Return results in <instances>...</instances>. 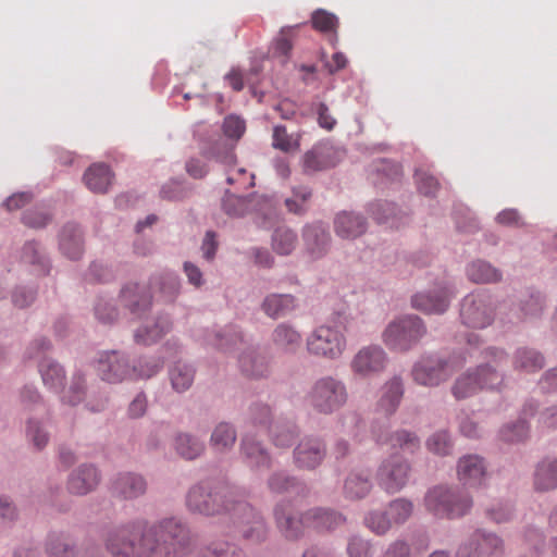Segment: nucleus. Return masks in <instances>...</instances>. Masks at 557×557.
Here are the masks:
<instances>
[{"label":"nucleus","mask_w":557,"mask_h":557,"mask_svg":"<svg viewBox=\"0 0 557 557\" xmlns=\"http://www.w3.org/2000/svg\"><path fill=\"white\" fill-rule=\"evenodd\" d=\"M197 557H247V555L237 544L215 541L200 547Z\"/></svg>","instance_id":"48"},{"label":"nucleus","mask_w":557,"mask_h":557,"mask_svg":"<svg viewBox=\"0 0 557 557\" xmlns=\"http://www.w3.org/2000/svg\"><path fill=\"white\" fill-rule=\"evenodd\" d=\"M25 436L27 442L38 451L42 450L50 440V434L45 424L33 417L26 420Z\"/></svg>","instance_id":"54"},{"label":"nucleus","mask_w":557,"mask_h":557,"mask_svg":"<svg viewBox=\"0 0 557 557\" xmlns=\"http://www.w3.org/2000/svg\"><path fill=\"white\" fill-rule=\"evenodd\" d=\"M484 362L470 369L478 381L481 389H496L499 388L504 382V373L502 364L507 362L508 355L504 349L496 347H488L482 351Z\"/></svg>","instance_id":"6"},{"label":"nucleus","mask_w":557,"mask_h":557,"mask_svg":"<svg viewBox=\"0 0 557 557\" xmlns=\"http://www.w3.org/2000/svg\"><path fill=\"white\" fill-rule=\"evenodd\" d=\"M38 296V287L36 285H17L11 294L12 304L20 308L25 309L34 304Z\"/></svg>","instance_id":"64"},{"label":"nucleus","mask_w":557,"mask_h":557,"mask_svg":"<svg viewBox=\"0 0 557 557\" xmlns=\"http://www.w3.org/2000/svg\"><path fill=\"white\" fill-rule=\"evenodd\" d=\"M404 394L403 382L400 377H393L384 386L383 395L379 400V408L386 414H393L400 404Z\"/></svg>","instance_id":"46"},{"label":"nucleus","mask_w":557,"mask_h":557,"mask_svg":"<svg viewBox=\"0 0 557 557\" xmlns=\"http://www.w3.org/2000/svg\"><path fill=\"white\" fill-rule=\"evenodd\" d=\"M471 540L484 553V557H499L504 553V541L495 533L479 529L472 534Z\"/></svg>","instance_id":"47"},{"label":"nucleus","mask_w":557,"mask_h":557,"mask_svg":"<svg viewBox=\"0 0 557 557\" xmlns=\"http://www.w3.org/2000/svg\"><path fill=\"white\" fill-rule=\"evenodd\" d=\"M231 511L234 512L242 525L252 524L255 520L258 522L264 521L263 516L255 507L245 500L237 499L236 496H234V506H232Z\"/></svg>","instance_id":"60"},{"label":"nucleus","mask_w":557,"mask_h":557,"mask_svg":"<svg viewBox=\"0 0 557 557\" xmlns=\"http://www.w3.org/2000/svg\"><path fill=\"white\" fill-rule=\"evenodd\" d=\"M96 369L102 381L113 384L121 383L132 375L128 357L117 350L100 352Z\"/></svg>","instance_id":"12"},{"label":"nucleus","mask_w":557,"mask_h":557,"mask_svg":"<svg viewBox=\"0 0 557 557\" xmlns=\"http://www.w3.org/2000/svg\"><path fill=\"white\" fill-rule=\"evenodd\" d=\"M480 388L472 371L469 369L458 377L451 387V393L457 399H465L474 395Z\"/></svg>","instance_id":"59"},{"label":"nucleus","mask_w":557,"mask_h":557,"mask_svg":"<svg viewBox=\"0 0 557 557\" xmlns=\"http://www.w3.org/2000/svg\"><path fill=\"white\" fill-rule=\"evenodd\" d=\"M61 401L63 404L75 407L86 399L87 384L85 375L81 371H76L71 379L67 389L61 391Z\"/></svg>","instance_id":"50"},{"label":"nucleus","mask_w":557,"mask_h":557,"mask_svg":"<svg viewBox=\"0 0 557 557\" xmlns=\"http://www.w3.org/2000/svg\"><path fill=\"white\" fill-rule=\"evenodd\" d=\"M235 144L222 134L202 135L199 138V153L208 160H214L225 166H233L237 162L234 152Z\"/></svg>","instance_id":"13"},{"label":"nucleus","mask_w":557,"mask_h":557,"mask_svg":"<svg viewBox=\"0 0 557 557\" xmlns=\"http://www.w3.org/2000/svg\"><path fill=\"white\" fill-rule=\"evenodd\" d=\"M272 248L281 256L290 255L298 243V236L294 230L288 226H277L272 233Z\"/></svg>","instance_id":"49"},{"label":"nucleus","mask_w":557,"mask_h":557,"mask_svg":"<svg viewBox=\"0 0 557 557\" xmlns=\"http://www.w3.org/2000/svg\"><path fill=\"white\" fill-rule=\"evenodd\" d=\"M301 237L306 252L313 260L323 258L331 248V233L327 224L322 221L306 224Z\"/></svg>","instance_id":"14"},{"label":"nucleus","mask_w":557,"mask_h":557,"mask_svg":"<svg viewBox=\"0 0 557 557\" xmlns=\"http://www.w3.org/2000/svg\"><path fill=\"white\" fill-rule=\"evenodd\" d=\"M346 517L329 507H314L305 511L307 529L318 534H330L346 523Z\"/></svg>","instance_id":"17"},{"label":"nucleus","mask_w":557,"mask_h":557,"mask_svg":"<svg viewBox=\"0 0 557 557\" xmlns=\"http://www.w3.org/2000/svg\"><path fill=\"white\" fill-rule=\"evenodd\" d=\"M299 434L300 430L296 422L283 416L277 417L268 429L271 443L278 448L292 447Z\"/></svg>","instance_id":"31"},{"label":"nucleus","mask_w":557,"mask_h":557,"mask_svg":"<svg viewBox=\"0 0 557 557\" xmlns=\"http://www.w3.org/2000/svg\"><path fill=\"white\" fill-rule=\"evenodd\" d=\"M172 329L173 320L171 315L160 312L156 315L152 324L141 325L135 331L134 341L136 344L150 346L170 333Z\"/></svg>","instance_id":"28"},{"label":"nucleus","mask_w":557,"mask_h":557,"mask_svg":"<svg viewBox=\"0 0 557 557\" xmlns=\"http://www.w3.org/2000/svg\"><path fill=\"white\" fill-rule=\"evenodd\" d=\"M21 259L24 263L34 267L38 274L48 275L50 273V259L39 242H26L22 248Z\"/></svg>","instance_id":"39"},{"label":"nucleus","mask_w":557,"mask_h":557,"mask_svg":"<svg viewBox=\"0 0 557 557\" xmlns=\"http://www.w3.org/2000/svg\"><path fill=\"white\" fill-rule=\"evenodd\" d=\"M468 280L475 284H495L503 280L502 271L484 259H475L466 267Z\"/></svg>","instance_id":"36"},{"label":"nucleus","mask_w":557,"mask_h":557,"mask_svg":"<svg viewBox=\"0 0 557 557\" xmlns=\"http://www.w3.org/2000/svg\"><path fill=\"white\" fill-rule=\"evenodd\" d=\"M239 454L246 465L252 470H269L273 458L264 444L252 435H243L239 443Z\"/></svg>","instance_id":"21"},{"label":"nucleus","mask_w":557,"mask_h":557,"mask_svg":"<svg viewBox=\"0 0 557 557\" xmlns=\"http://www.w3.org/2000/svg\"><path fill=\"white\" fill-rule=\"evenodd\" d=\"M45 552L49 557H76V541L67 532L50 531L45 540Z\"/></svg>","instance_id":"35"},{"label":"nucleus","mask_w":557,"mask_h":557,"mask_svg":"<svg viewBox=\"0 0 557 557\" xmlns=\"http://www.w3.org/2000/svg\"><path fill=\"white\" fill-rule=\"evenodd\" d=\"M100 480V472L94 465L82 463L69 474L66 488L72 495L84 496L95 491Z\"/></svg>","instance_id":"24"},{"label":"nucleus","mask_w":557,"mask_h":557,"mask_svg":"<svg viewBox=\"0 0 557 557\" xmlns=\"http://www.w3.org/2000/svg\"><path fill=\"white\" fill-rule=\"evenodd\" d=\"M265 485L270 493L276 495L290 494L296 497H307L310 493L308 484L302 479L284 469L271 472Z\"/></svg>","instance_id":"18"},{"label":"nucleus","mask_w":557,"mask_h":557,"mask_svg":"<svg viewBox=\"0 0 557 557\" xmlns=\"http://www.w3.org/2000/svg\"><path fill=\"white\" fill-rule=\"evenodd\" d=\"M242 339V332L234 325L209 331L206 335L207 343L223 352L234 350Z\"/></svg>","instance_id":"38"},{"label":"nucleus","mask_w":557,"mask_h":557,"mask_svg":"<svg viewBox=\"0 0 557 557\" xmlns=\"http://www.w3.org/2000/svg\"><path fill=\"white\" fill-rule=\"evenodd\" d=\"M410 465L399 454H393L382 461L376 471L379 485L389 494L399 492L408 482Z\"/></svg>","instance_id":"8"},{"label":"nucleus","mask_w":557,"mask_h":557,"mask_svg":"<svg viewBox=\"0 0 557 557\" xmlns=\"http://www.w3.org/2000/svg\"><path fill=\"white\" fill-rule=\"evenodd\" d=\"M59 249L71 260H78L84 252V236L81 226L67 222L59 232Z\"/></svg>","instance_id":"29"},{"label":"nucleus","mask_w":557,"mask_h":557,"mask_svg":"<svg viewBox=\"0 0 557 557\" xmlns=\"http://www.w3.org/2000/svg\"><path fill=\"white\" fill-rule=\"evenodd\" d=\"M112 172L106 163H95L84 173L87 188L95 194H106L111 185Z\"/></svg>","instance_id":"42"},{"label":"nucleus","mask_w":557,"mask_h":557,"mask_svg":"<svg viewBox=\"0 0 557 557\" xmlns=\"http://www.w3.org/2000/svg\"><path fill=\"white\" fill-rule=\"evenodd\" d=\"M39 372L45 385L57 393L63 391L66 376L63 367L59 362L50 358H44L39 363Z\"/></svg>","instance_id":"45"},{"label":"nucleus","mask_w":557,"mask_h":557,"mask_svg":"<svg viewBox=\"0 0 557 557\" xmlns=\"http://www.w3.org/2000/svg\"><path fill=\"white\" fill-rule=\"evenodd\" d=\"M273 517L277 529L286 540L298 541L304 537L307 529L305 511L296 516L287 502L280 500L273 508Z\"/></svg>","instance_id":"15"},{"label":"nucleus","mask_w":557,"mask_h":557,"mask_svg":"<svg viewBox=\"0 0 557 557\" xmlns=\"http://www.w3.org/2000/svg\"><path fill=\"white\" fill-rule=\"evenodd\" d=\"M426 332V325L419 315L405 314L389 322L383 337L389 348L408 351L420 343Z\"/></svg>","instance_id":"4"},{"label":"nucleus","mask_w":557,"mask_h":557,"mask_svg":"<svg viewBox=\"0 0 557 557\" xmlns=\"http://www.w3.org/2000/svg\"><path fill=\"white\" fill-rule=\"evenodd\" d=\"M327 454L325 441L318 435H306L293 449V463L298 470L314 471Z\"/></svg>","instance_id":"9"},{"label":"nucleus","mask_w":557,"mask_h":557,"mask_svg":"<svg viewBox=\"0 0 557 557\" xmlns=\"http://www.w3.org/2000/svg\"><path fill=\"white\" fill-rule=\"evenodd\" d=\"M424 504L436 517L455 519L469 512L472 498L465 488L438 485L429 490Z\"/></svg>","instance_id":"3"},{"label":"nucleus","mask_w":557,"mask_h":557,"mask_svg":"<svg viewBox=\"0 0 557 557\" xmlns=\"http://www.w3.org/2000/svg\"><path fill=\"white\" fill-rule=\"evenodd\" d=\"M545 296L535 289H527L521 293L511 305V312L518 322L528 319H537L543 314Z\"/></svg>","instance_id":"25"},{"label":"nucleus","mask_w":557,"mask_h":557,"mask_svg":"<svg viewBox=\"0 0 557 557\" xmlns=\"http://www.w3.org/2000/svg\"><path fill=\"white\" fill-rule=\"evenodd\" d=\"M545 366V358L534 348L522 347L515 352V367L527 372H536Z\"/></svg>","instance_id":"51"},{"label":"nucleus","mask_w":557,"mask_h":557,"mask_svg":"<svg viewBox=\"0 0 557 557\" xmlns=\"http://www.w3.org/2000/svg\"><path fill=\"white\" fill-rule=\"evenodd\" d=\"M121 305L135 318L148 313L152 306V295L146 285L138 283L125 284L119 295Z\"/></svg>","instance_id":"16"},{"label":"nucleus","mask_w":557,"mask_h":557,"mask_svg":"<svg viewBox=\"0 0 557 557\" xmlns=\"http://www.w3.org/2000/svg\"><path fill=\"white\" fill-rule=\"evenodd\" d=\"M534 486L540 492L557 488V458H547L537 463L534 473Z\"/></svg>","instance_id":"44"},{"label":"nucleus","mask_w":557,"mask_h":557,"mask_svg":"<svg viewBox=\"0 0 557 557\" xmlns=\"http://www.w3.org/2000/svg\"><path fill=\"white\" fill-rule=\"evenodd\" d=\"M196 369L193 364L178 360L169 368V377L172 388L176 393L188 391L195 380Z\"/></svg>","instance_id":"43"},{"label":"nucleus","mask_w":557,"mask_h":557,"mask_svg":"<svg viewBox=\"0 0 557 557\" xmlns=\"http://www.w3.org/2000/svg\"><path fill=\"white\" fill-rule=\"evenodd\" d=\"M18 403L24 410L33 411L45 407L44 398L39 394L36 386L25 384L18 391Z\"/></svg>","instance_id":"63"},{"label":"nucleus","mask_w":557,"mask_h":557,"mask_svg":"<svg viewBox=\"0 0 557 557\" xmlns=\"http://www.w3.org/2000/svg\"><path fill=\"white\" fill-rule=\"evenodd\" d=\"M252 194L239 196L225 189L222 198V210L231 216H244L249 211Z\"/></svg>","instance_id":"53"},{"label":"nucleus","mask_w":557,"mask_h":557,"mask_svg":"<svg viewBox=\"0 0 557 557\" xmlns=\"http://www.w3.org/2000/svg\"><path fill=\"white\" fill-rule=\"evenodd\" d=\"M271 341L276 350L285 355H294L300 348L301 334L293 324L282 322L272 331Z\"/></svg>","instance_id":"34"},{"label":"nucleus","mask_w":557,"mask_h":557,"mask_svg":"<svg viewBox=\"0 0 557 557\" xmlns=\"http://www.w3.org/2000/svg\"><path fill=\"white\" fill-rule=\"evenodd\" d=\"M335 234L343 239H356L363 235L368 228L367 218L356 211H341L334 218Z\"/></svg>","instance_id":"27"},{"label":"nucleus","mask_w":557,"mask_h":557,"mask_svg":"<svg viewBox=\"0 0 557 557\" xmlns=\"http://www.w3.org/2000/svg\"><path fill=\"white\" fill-rule=\"evenodd\" d=\"M248 416L250 422L255 426L267 428L271 426L272 422V409L268 404L262 401H255L250 404L248 408Z\"/></svg>","instance_id":"61"},{"label":"nucleus","mask_w":557,"mask_h":557,"mask_svg":"<svg viewBox=\"0 0 557 557\" xmlns=\"http://www.w3.org/2000/svg\"><path fill=\"white\" fill-rule=\"evenodd\" d=\"M103 544L111 557H187L194 547L189 527L175 517L112 527L104 532Z\"/></svg>","instance_id":"1"},{"label":"nucleus","mask_w":557,"mask_h":557,"mask_svg":"<svg viewBox=\"0 0 557 557\" xmlns=\"http://www.w3.org/2000/svg\"><path fill=\"white\" fill-rule=\"evenodd\" d=\"M460 319L468 327L483 329L493 322L494 310L487 297L471 293L461 300Z\"/></svg>","instance_id":"10"},{"label":"nucleus","mask_w":557,"mask_h":557,"mask_svg":"<svg viewBox=\"0 0 557 557\" xmlns=\"http://www.w3.org/2000/svg\"><path fill=\"white\" fill-rule=\"evenodd\" d=\"M312 27L322 33H332V44L337 41L338 18L335 14L324 10L317 9L311 14Z\"/></svg>","instance_id":"55"},{"label":"nucleus","mask_w":557,"mask_h":557,"mask_svg":"<svg viewBox=\"0 0 557 557\" xmlns=\"http://www.w3.org/2000/svg\"><path fill=\"white\" fill-rule=\"evenodd\" d=\"M173 447L175 453L187 461L196 460L206 449L205 443L198 436L187 432H180L175 435Z\"/></svg>","instance_id":"41"},{"label":"nucleus","mask_w":557,"mask_h":557,"mask_svg":"<svg viewBox=\"0 0 557 557\" xmlns=\"http://www.w3.org/2000/svg\"><path fill=\"white\" fill-rule=\"evenodd\" d=\"M346 341L342 332L321 325L307 338L309 354L326 359H337L343 354Z\"/></svg>","instance_id":"7"},{"label":"nucleus","mask_w":557,"mask_h":557,"mask_svg":"<svg viewBox=\"0 0 557 557\" xmlns=\"http://www.w3.org/2000/svg\"><path fill=\"white\" fill-rule=\"evenodd\" d=\"M146 479L135 472H121L111 482V493L121 500H134L147 492Z\"/></svg>","instance_id":"22"},{"label":"nucleus","mask_w":557,"mask_h":557,"mask_svg":"<svg viewBox=\"0 0 557 557\" xmlns=\"http://www.w3.org/2000/svg\"><path fill=\"white\" fill-rule=\"evenodd\" d=\"M236 441V428L231 422L221 421L214 426L209 444L215 453L226 454L234 448Z\"/></svg>","instance_id":"40"},{"label":"nucleus","mask_w":557,"mask_h":557,"mask_svg":"<svg viewBox=\"0 0 557 557\" xmlns=\"http://www.w3.org/2000/svg\"><path fill=\"white\" fill-rule=\"evenodd\" d=\"M411 375L420 385L436 386L449 377V363L437 356L422 357L413 364Z\"/></svg>","instance_id":"11"},{"label":"nucleus","mask_w":557,"mask_h":557,"mask_svg":"<svg viewBox=\"0 0 557 557\" xmlns=\"http://www.w3.org/2000/svg\"><path fill=\"white\" fill-rule=\"evenodd\" d=\"M344 383L332 376L318 380L308 393L307 400L311 408L321 414H332L347 401Z\"/></svg>","instance_id":"5"},{"label":"nucleus","mask_w":557,"mask_h":557,"mask_svg":"<svg viewBox=\"0 0 557 557\" xmlns=\"http://www.w3.org/2000/svg\"><path fill=\"white\" fill-rule=\"evenodd\" d=\"M457 473L459 480L469 486H479L486 475L484 458L479 455H466L458 460Z\"/></svg>","instance_id":"32"},{"label":"nucleus","mask_w":557,"mask_h":557,"mask_svg":"<svg viewBox=\"0 0 557 557\" xmlns=\"http://www.w3.org/2000/svg\"><path fill=\"white\" fill-rule=\"evenodd\" d=\"M387 363V356L383 348L370 345L361 348L351 361V369L361 376H369L383 371Z\"/></svg>","instance_id":"20"},{"label":"nucleus","mask_w":557,"mask_h":557,"mask_svg":"<svg viewBox=\"0 0 557 557\" xmlns=\"http://www.w3.org/2000/svg\"><path fill=\"white\" fill-rule=\"evenodd\" d=\"M164 367V358L162 356H141L134 364H131L132 374L140 379H150L158 374Z\"/></svg>","instance_id":"52"},{"label":"nucleus","mask_w":557,"mask_h":557,"mask_svg":"<svg viewBox=\"0 0 557 557\" xmlns=\"http://www.w3.org/2000/svg\"><path fill=\"white\" fill-rule=\"evenodd\" d=\"M297 306L298 304L295 296L290 294L272 293L263 298L260 309L268 318L278 320L295 311Z\"/></svg>","instance_id":"33"},{"label":"nucleus","mask_w":557,"mask_h":557,"mask_svg":"<svg viewBox=\"0 0 557 557\" xmlns=\"http://www.w3.org/2000/svg\"><path fill=\"white\" fill-rule=\"evenodd\" d=\"M412 509L413 505L410 500L397 498L389 503L385 511L392 523L401 524L411 516Z\"/></svg>","instance_id":"62"},{"label":"nucleus","mask_w":557,"mask_h":557,"mask_svg":"<svg viewBox=\"0 0 557 557\" xmlns=\"http://www.w3.org/2000/svg\"><path fill=\"white\" fill-rule=\"evenodd\" d=\"M238 368L248 379H263L270 373V361L264 350L251 346L239 354Z\"/></svg>","instance_id":"23"},{"label":"nucleus","mask_w":557,"mask_h":557,"mask_svg":"<svg viewBox=\"0 0 557 557\" xmlns=\"http://www.w3.org/2000/svg\"><path fill=\"white\" fill-rule=\"evenodd\" d=\"M53 212L44 207L27 209L22 214V223L34 230H44L53 221Z\"/></svg>","instance_id":"56"},{"label":"nucleus","mask_w":557,"mask_h":557,"mask_svg":"<svg viewBox=\"0 0 557 557\" xmlns=\"http://www.w3.org/2000/svg\"><path fill=\"white\" fill-rule=\"evenodd\" d=\"M367 212L376 223L392 225L405 223L410 214L409 210L398 207L395 202L381 199L369 202Z\"/></svg>","instance_id":"30"},{"label":"nucleus","mask_w":557,"mask_h":557,"mask_svg":"<svg viewBox=\"0 0 557 557\" xmlns=\"http://www.w3.org/2000/svg\"><path fill=\"white\" fill-rule=\"evenodd\" d=\"M235 494V487L227 481L207 478L188 488L185 505L191 513L205 517L221 516L231 512Z\"/></svg>","instance_id":"2"},{"label":"nucleus","mask_w":557,"mask_h":557,"mask_svg":"<svg viewBox=\"0 0 557 557\" xmlns=\"http://www.w3.org/2000/svg\"><path fill=\"white\" fill-rule=\"evenodd\" d=\"M336 151L330 143H319L302 157V169L306 174L323 171L337 164Z\"/></svg>","instance_id":"26"},{"label":"nucleus","mask_w":557,"mask_h":557,"mask_svg":"<svg viewBox=\"0 0 557 557\" xmlns=\"http://www.w3.org/2000/svg\"><path fill=\"white\" fill-rule=\"evenodd\" d=\"M454 296L448 286H438L424 293H417L411 297V306L425 313H444Z\"/></svg>","instance_id":"19"},{"label":"nucleus","mask_w":557,"mask_h":557,"mask_svg":"<svg viewBox=\"0 0 557 557\" xmlns=\"http://www.w3.org/2000/svg\"><path fill=\"white\" fill-rule=\"evenodd\" d=\"M529 423L523 419L505 424L500 431L499 436L507 443H518L524 441L529 435Z\"/></svg>","instance_id":"58"},{"label":"nucleus","mask_w":557,"mask_h":557,"mask_svg":"<svg viewBox=\"0 0 557 557\" xmlns=\"http://www.w3.org/2000/svg\"><path fill=\"white\" fill-rule=\"evenodd\" d=\"M426 448L437 456H448L453 453L454 443L447 430H438L426 440Z\"/></svg>","instance_id":"57"},{"label":"nucleus","mask_w":557,"mask_h":557,"mask_svg":"<svg viewBox=\"0 0 557 557\" xmlns=\"http://www.w3.org/2000/svg\"><path fill=\"white\" fill-rule=\"evenodd\" d=\"M370 472L367 470H351L344 481V496L350 500L364 498L372 490Z\"/></svg>","instance_id":"37"}]
</instances>
